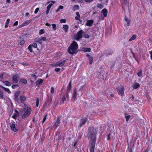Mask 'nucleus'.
I'll return each mask as SVG.
<instances>
[{"label":"nucleus","mask_w":152,"mask_h":152,"mask_svg":"<svg viewBox=\"0 0 152 152\" xmlns=\"http://www.w3.org/2000/svg\"><path fill=\"white\" fill-rule=\"evenodd\" d=\"M97 130L96 128L93 127L89 128L87 134V137L90 138L91 140L90 143H91L95 144L96 140V135L97 134Z\"/></svg>","instance_id":"f257e3e1"},{"label":"nucleus","mask_w":152,"mask_h":152,"mask_svg":"<svg viewBox=\"0 0 152 152\" xmlns=\"http://www.w3.org/2000/svg\"><path fill=\"white\" fill-rule=\"evenodd\" d=\"M78 48V44L77 42L74 41L68 48V51L69 53L71 54L76 53V50Z\"/></svg>","instance_id":"f03ea898"},{"label":"nucleus","mask_w":152,"mask_h":152,"mask_svg":"<svg viewBox=\"0 0 152 152\" xmlns=\"http://www.w3.org/2000/svg\"><path fill=\"white\" fill-rule=\"evenodd\" d=\"M83 32L84 31L83 30H81L78 31L75 36V39L77 40H78L80 39H81Z\"/></svg>","instance_id":"7ed1b4c3"},{"label":"nucleus","mask_w":152,"mask_h":152,"mask_svg":"<svg viewBox=\"0 0 152 152\" xmlns=\"http://www.w3.org/2000/svg\"><path fill=\"white\" fill-rule=\"evenodd\" d=\"M67 60V59L61 60L55 64L54 65V66L56 67L58 66H62L64 65L66 61V60Z\"/></svg>","instance_id":"20e7f679"},{"label":"nucleus","mask_w":152,"mask_h":152,"mask_svg":"<svg viewBox=\"0 0 152 152\" xmlns=\"http://www.w3.org/2000/svg\"><path fill=\"white\" fill-rule=\"evenodd\" d=\"M31 111V110L30 108H29V109L28 108L24 114L23 115L22 118H25L27 117L30 114Z\"/></svg>","instance_id":"39448f33"},{"label":"nucleus","mask_w":152,"mask_h":152,"mask_svg":"<svg viewBox=\"0 0 152 152\" xmlns=\"http://www.w3.org/2000/svg\"><path fill=\"white\" fill-rule=\"evenodd\" d=\"M20 91H17L15 93L14 95V99L15 100L18 102L19 101L18 97L20 94Z\"/></svg>","instance_id":"423d86ee"},{"label":"nucleus","mask_w":152,"mask_h":152,"mask_svg":"<svg viewBox=\"0 0 152 152\" xmlns=\"http://www.w3.org/2000/svg\"><path fill=\"white\" fill-rule=\"evenodd\" d=\"M117 92L119 95H121L122 96L124 95V87L122 86L121 87V88L118 89Z\"/></svg>","instance_id":"0eeeda50"},{"label":"nucleus","mask_w":152,"mask_h":152,"mask_svg":"<svg viewBox=\"0 0 152 152\" xmlns=\"http://www.w3.org/2000/svg\"><path fill=\"white\" fill-rule=\"evenodd\" d=\"M87 120V118L86 117L81 119L80 120V123L78 126V128H80L82 126L84 125L86 122Z\"/></svg>","instance_id":"6e6552de"},{"label":"nucleus","mask_w":152,"mask_h":152,"mask_svg":"<svg viewBox=\"0 0 152 152\" xmlns=\"http://www.w3.org/2000/svg\"><path fill=\"white\" fill-rule=\"evenodd\" d=\"M84 90V86L81 87L77 91V95L78 96H81L83 93V91Z\"/></svg>","instance_id":"1a4fd4ad"},{"label":"nucleus","mask_w":152,"mask_h":152,"mask_svg":"<svg viewBox=\"0 0 152 152\" xmlns=\"http://www.w3.org/2000/svg\"><path fill=\"white\" fill-rule=\"evenodd\" d=\"M32 21V20L31 19L27 20L23 23L21 25H20L19 27H22L26 26L29 23Z\"/></svg>","instance_id":"9d476101"},{"label":"nucleus","mask_w":152,"mask_h":152,"mask_svg":"<svg viewBox=\"0 0 152 152\" xmlns=\"http://www.w3.org/2000/svg\"><path fill=\"white\" fill-rule=\"evenodd\" d=\"M19 77V75L16 74L12 77V80L14 83H17L18 82V79Z\"/></svg>","instance_id":"9b49d317"},{"label":"nucleus","mask_w":152,"mask_h":152,"mask_svg":"<svg viewBox=\"0 0 152 152\" xmlns=\"http://www.w3.org/2000/svg\"><path fill=\"white\" fill-rule=\"evenodd\" d=\"M113 53V51L111 49H107L106 50L104 53L106 56H108L109 55H112Z\"/></svg>","instance_id":"f8f14e48"},{"label":"nucleus","mask_w":152,"mask_h":152,"mask_svg":"<svg viewBox=\"0 0 152 152\" xmlns=\"http://www.w3.org/2000/svg\"><path fill=\"white\" fill-rule=\"evenodd\" d=\"M60 119V117H58L57 118L56 121L54 125L55 129H56L57 127L59 126Z\"/></svg>","instance_id":"ddd939ff"},{"label":"nucleus","mask_w":152,"mask_h":152,"mask_svg":"<svg viewBox=\"0 0 152 152\" xmlns=\"http://www.w3.org/2000/svg\"><path fill=\"white\" fill-rule=\"evenodd\" d=\"M18 42L21 45H23L25 42L24 39L21 37H19L18 39Z\"/></svg>","instance_id":"4468645a"},{"label":"nucleus","mask_w":152,"mask_h":152,"mask_svg":"<svg viewBox=\"0 0 152 152\" xmlns=\"http://www.w3.org/2000/svg\"><path fill=\"white\" fill-rule=\"evenodd\" d=\"M10 126L11 128V129L14 132H16L18 131V130L15 128V124H11Z\"/></svg>","instance_id":"2eb2a0df"},{"label":"nucleus","mask_w":152,"mask_h":152,"mask_svg":"<svg viewBox=\"0 0 152 152\" xmlns=\"http://www.w3.org/2000/svg\"><path fill=\"white\" fill-rule=\"evenodd\" d=\"M93 23V21L92 20H88L86 24V25L88 26L91 27L92 26Z\"/></svg>","instance_id":"dca6fc26"},{"label":"nucleus","mask_w":152,"mask_h":152,"mask_svg":"<svg viewBox=\"0 0 152 152\" xmlns=\"http://www.w3.org/2000/svg\"><path fill=\"white\" fill-rule=\"evenodd\" d=\"M86 56L88 58V59L89 61V64H91L93 61V58L88 54H87L86 55Z\"/></svg>","instance_id":"f3484780"},{"label":"nucleus","mask_w":152,"mask_h":152,"mask_svg":"<svg viewBox=\"0 0 152 152\" xmlns=\"http://www.w3.org/2000/svg\"><path fill=\"white\" fill-rule=\"evenodd\" d=\"M95 144L94 143H91L90 151V152H94Z\"/></svg>","instance_id":"a211bd4d"},{"label":"nucleus","mask_w":152,"mask_h":152,"mask_svg":"<svg viewBox=\"0 0 152 152\" xmlns=\"http://www.w3.org/2000/svg\"><path fill=\"white\" fill-rule=\"evenodd\" d=\"M77 92L76 90V89H75L74 90V92L72 94V97L75 100H76L77 98Z\"/></svg>","instance_id":"6ab92c4d"},{"label":"nucleus","mask_w":152,"mask_h":152,"mask_svg":"<svg viewBox=\"0 0 152 152\" xmlns=\"http://www.w3.org/2000/svg\"><path fill=\"white\" fill-rule=\"evenodd\" d=\"M43 80L40 79L37 80L36 82V84L37 85L39 86L43 83Z\"/></svg>","instance_id":"aec40b11"},{"label":"nucleus","mask_w":152,"mask_h":152,"mask_svg":"<svg viewBox=\"0 0 152 152\" xmlns=\"http://www.w3.org/2000/svg\"><path fill=\"white\" fill-rule=\"evenodd\" d=\"M20 99L22 103H24V101L26 100V97L24 96H21L20 97Z\"/></svg>","instance_id":"412c9836"},{"label":"nucleus","mask_w":152,"mask_h":152,"mask_svg":"<svg viewBox=\"0 0 152 152\" xmlns=\"http://www.w3.org/2000/svg\"><path fill=\"white\" fill-rule=\"evenodd\" d=\"M0 87L2 89H4L7 92L8 94H10L11 93V91L9 88H6L1 85H0Z\"/></svg>","instance_id":"4be33fe9"},{"label":"nucleus","mask_w":152,"mask_h":152,"mask_svg":"<svg viewBox=\"0 0 152 152\" xmlns=\"http://www.w3.org/2000/svg\"><path fill=\"white\" fill-rule=\"evenodd\" d=\"M102 12L103 13L104 16V17H106L107 15V10L106 9H104L102 10Z\"/></svg>","instance_id":"5701e85b"},{"label":"nucleus","mask_w":152,"mask_h":152,"mask_svg":"<svg viewBox=\"0 0 152 152\" xmlns=\"http://www.w3.org/2000/svg\"><path fill=\"white\" fill-rule=\"evenodd\" d=\"M71 88V82L70 81L67 87V91L68 92H70Z\"/></svg>","instance_id":"b1692460"},{"label":"nucleus","mask_w":152,"mask_h":152,"mask_svg":"<svg viewBox=\"0 0 152 152\" xmlns=\"http://www.w3.org/2000/svg\"><path fill=\"white\" fill-rule=\"evenodd\" d=\"M137 75L139 77H141L142 75V70H138L137 73Z\"/></svg>","instance_id":"393cba45"},{"label":"nucleus","mask_w":152,"mask_h":152,"mask_svg":"<svg viewBox=\"0 0 152 152\" xmlns=\"http://www.w3.org/2000/svg\"><path fill=\"white\" fill-rule=\"evenodd\" d=\"M140 86V85L139 83H135L133 86V88L134 89H137L139 88Z\"/></svg>","instance_id":"a878e982"},{"label":"nucleus","mask_w":152,"mask_h":152,"mask_svg":"<svg viewBox=\"0 0 152 152\" xmlns=\"http://www.w3.org/2000/svg\"><path fill=\"white\" fill-rule=\"evenodd\" d=\"M20 81V82L23 83L25 84H26L27 83V81L25 79H21Z\"/></svg>","instance_id":"bb28decb"},{"label":"nucleus","mask_w":152,"mask_h":152,"mask_svg":"<svg viewBox=\"0 0 152 152\" xmlns=\"http://www.w3.org/2000/svg\"><path fill=\"white\" fill-rule=\"evenodd\" d=\"M103 73H105V72L104 70H101V71L98 72V75H102L103 77L104 76V74Z\"/></svg>","instance_id":"cd10ccee"},{"label":"nucleus","mask_w":152,"mask_h":152,"mask_svg":"<svg viewBox=\"0 0 152 152\" xmlns=\"http://www.w3.org/2000/svg\"><path fill=\"white\" fill-rule=\"evenodd\" d=\"M125 20L127 23V26H129L130 21L126 17H125Z\"/></svg>","instance_id":"c85d7f7f"},{"label":"nucleus","mask_w":152,"mask_h":152,"mask_svg":"<svg viewBox=\"0 0 152 152\" xmlns=\"http://www.w3.org/2000/svg\"><path fill=\"white\" fill-rule=\"evenodd\" d=\"M19 115V113H15L12 116V117L14 119H16Z\"/></svg>","instance_id":"c756f323"},{"label":"nucleus","mask_w":152,"mask_h":152,"mask_svg":"<svg viewBox=\"0 0 152 152\" xmlns=\"http://www.w3.org/2000/svg\"><path fill=\"white\" fill-rule=\"evenodd\" d=\"M136 38V35H133L132 37L130 38L129 41H131L135 39Z\"/></svg>","instance_id":"7c9ffc66"},{"label":"nucleus","mask_w":152,"mask_h":152,"mask_svg":"<svg viewBox=\"0 0 152 152\" xmlns=\"http://www.w3.org/2000/svg\"><path fill=\"white\" fill-rule=\"evenodd\" d=\"M30 75L31 78L34 79V80H36L37 79V77L35 75L33 74H31Z\"/></svg>","instance_id":"2f4dec72"},{"label":"nucleus","mask_w":152,"mask_h":152,"mask_svg":"<svg viewBox=\"0 0 152 152\" xmlns=\"http://www.w3.org/2000/svg\"><path fill=\"white\" fill-rule=\"evenodd\" d=\"M63 28L65 29L66 31H67V30L69 28V26L66 25H65L63 26Z\"/></svg>","instance_id":"473e14b6"},{"label":"nucleus","mask_w":152,"mask_h":152,"mask_svg":"<svg viewBox=\"0 0 152 152\" xmlns=\"http://www.w3.org/2000/svg\"><path fill=\"white\" fill-rule=\"evenodd\" d=\"M83 51L85 52H90L91 51V49L90 48H84Z\"/></svg>","instance_id":"72a5a7b5"},{"label":"nucleus","mask_w":152,"mask_h":152,"mask_svg":"<svg viewBox=\"0 0 152 152\" xmlns=\"http://www.w3.org/2000/svg\"><path fill=\"white\" fill-rule=\"evenodd\" d=\"M53 3H50V4H49L48 6L47 7V9L50 10L51 7L53 5Z\"/></svg>","instance_id":"f704fd0d"},{"label":"nucleus","mask_w":152,"mask_h":152,"mask_svg":"<svg viewBox=\"0 0 152 152\" xmlns=\"http://www.w3.org/2000/svg\"><path fill=\"white\" fill-rule=\"evenodd\" d=\"M45 33V31L44 29H41L39 31V34L40 35H42Z\"/></svg>","instance_id":"c9c22d12"},{"label":"nucleus","mask_w":152,"mask_h":152,"mask_svg":"<svg viewBox=\"0 0 152 152\" xmlns=\"http://www.w3.org/2000/svg\"><path fill=\"white\" fill-rule=\"evenodd\" d=\"M52 26L53 27V30L54 31L56 30L57 28L56 25L55 24L53 23V24H52Z\"/></svg>","instance_id":"e433bc0d"},{"label":"nucleus","mask_w":152,"mask_h":152,"mask_svg":"<svg viewBox=\"0 0 152 152\" xmlns=\"http://www.w3.org/2000/svg\"><path fill=\"white\" fill-rule=\"evenodd\" d=\"M32 47L31 45H29L28 48L29 50L31 52H33V50L32 49Z\"/></svg>","instance_id":"4c0bfd02"},{"label":"nucleus","mask_w":152,"mask_h":152,"mask_svg":"<svg viewBox=\"0 0 152 152\" xmlns=\"http://www.w3.org/2000/svg\"><path fill=\"white\" fill-rule=\"evenodd\" d=\"M60 21L61 23H65L66 22V19H60Z\"/></svg>","instance_id":"58836bf2"},{"label":"nucleus","mask_w":152,"mask_h":152,"mask_svg":"<svg viewBox=\"0 0 152 152\" xmlns=\"http://www.w3.org/2000/svg\"><path fill=\"white\" fill-rule=\"evenodd\" d=\"M31 45L34 48H36L37 47V45L36 43H34Z\"/></svg>","instance_id":"ea45409f"},{"label":"nucleus","mask_w":152,"mask_h":152,"mask_svg":"<svg viewBox=\"0 0 152 152\" xmlns=\"http://www.w3.org/2000/svg\"><path fill=\"white\" fill-rule=\"evenodd\" d=\"M5 83V84L7 86H11L10 83L8 81H6L4 82Z\"/></svg>","instance_id":"a19ab883"},{"label":"nucleus","mask_w":152,"mask_h":152,"mask_svg":"<svg viewBox=\"0 0 152 152\" xmlns=\"http://www.w3.org/2000/svg\"><path fill=\"white\" fill-rule=\"evenodd\" d=\"M39 98H37V100H36V106L37 107H38L39 105Z\"/></svg>","instance_id":"79ce46f5"},{"label":"nucleus","mask_w":152,"mask_h":152,"mask_svg":"<svg viewBox=\"0 0 152 152\" xmlns=\"http://www.w3.org/2000/svg\"><path fill=\"white\" fill-rule=\"evenodd\" d=\"M54 89L53 87H52L51 88V90H50L51 93L52 94H53L54 93Z\"/></svg>","instance_id":"37998d69"},{"label":"nucleus","mask_w":152,"mask_h":152,"mask_svg":"<svg viewBox=\"0 0 152 152\" xmlns=\"http://www.w3.org/2000/svg\"><path fill=\"white\" fill-rule=\"evenodd\" d=\"M130 118V115H128V116H125V118H126V121H128L129 118Z\"/></svg>","instance_id":"c03bdc74"},{"label":"nucleus","mask_w":152,"mask_h":152,"mask_svg":"<svg viewBox=\"0 0 152 152\" xmlns=\"http://www.w3.org/2000/svg\"><path fill=\"white\" fill-rule=\"evenodd\" d=\"M79 6L77 5H75L73 9H74V10H76L78 9H79Z\"/></svg>","instance_id":"a18cd8bd"},{"label":"nucleus","mask_w":152,"mask_h":152,"mask_svg":"<svg viewBox=\"0 0 152 152\" xmlns=\"http://www.w3.org/2000/svg\"><path fill=\"white\" fill-rule=\"evenodd\" d=\"M84 37L87 38H89V35H88V34H84Z\"/></svg>","instance_id":"49530a36"},{"label":"nucleus","mask_w":152,"mask_h":152,"mask_svg":"<svg viewBox=\"0 0 152 152\" xmlns=\"http://www.w3.org/2000/svg\"><path fill=\"white\" fill-rule=\"evenodd\" d=\"M47 115L46 114L45 115V116L44 117L43 121H42V123H43L46 120L47 118Z\"/></svg>","instance_id":"de8ad7c7"},{"label":"nucleus","mask_w":152,"mask_h":152,"mask_svg":"<svg viewBox=\"0 0 152 152\" xmlns=\"http://www.w3.org/2000/svg\"><path fill=\"white\" fill-rule=\"evenodd\" d=\"M66 99V98L65 97L64 95H63V98H62V103H64V101Z\"/></svg>","instance_id":"09e8293b"},{"label":"nucleus","mask_w":152,"mask_h":152,"mask_svg":"<svg viewBox=\"0 0 152 152\" xmlns=\"http://www.w3.org/2000/svg\"><path fill=\"white\" fill-rule=\"evenodd\" d=\"M18 86V85H13L12 86V87L13 89H15Z\"/></svg>","instance_id":"8fccbe9b"},{"label":"nucleus","mask_w":152,"mask_h":152,"mask_svg":"<svg viewBox=\"0 0 152 152\" xmlns=\"http://www.w3.org/2000/svg\"><path fill=\"white\" fill-rule=\"evenodd\" d=\"M39 10V8H37L36 10H35L34 13L35 14H37L38 11Z\"/></svg>","instance_id":"3c124183"},{"label":"nucleus","mask_w":152,"mask_h":152,"mask_svg":"<svg viewBox=\"0 0 152 152\" xmlns=\"http://www.w3.org/2000/svg\"><path fill=\"white\" fill-rule=\"evenodd\" d=\"M41 39L43 41H47V39L45 37H42Z\"/></svg>","instance_id":"603ef678"},{"label":"nucleus","mask_w":152,"mask_h":152,"mask_svg":"<svg viewBox=\"0 0 152 152\" xmlns=\"http://www.w3.org/2000/svg\"><path fill=\"white\" fill-rule=\"evenodd\" d=\"M60 70V69L59 68H56L55 71L56 72H59Z\"/></svg>","instance_id":"864d4df0"},{"label":"nucleus","mask_w":152,"mask_h":152,"mask_svg":"<svg viewBox=\"0 0 152 152\" xmlns=\"http://www.w3.org/2000/svg\"><path fill=\"white\" fill-rule=\"evenodd\" d=\"M76 15H77V16H78L79 18H80V15L79 14V12H76Z\"/></svg>","instance_id":"5fc2aeb1"},{"label":"nucleus","mask_w":152,"mask_h":152,"mask_svg":"<svg viewBox=\"0 0 152 152\" xmlns=\"http://www.w3.org/2000/svg\"><path fill=\"white\" fill-rule=\"evenodd\" d=\"M18 21H16L15 23L13 24V26H17L18 25Z\"/></svg>","instance_id":"6e6d98bb"},{"label":"nucleus","mask_w":152,"mask_h":152,"mask_svg":"<svg viewBox=\"0 0 152 152\" xmlns=\"http://www.w3.org/2000/svg\"><path fill=\"white\" fill-rule=\"evenodd\" d=\"M75 19L76 20H79L80 21L81 20L80 19V18H79L78 16H76L75 17Z\"/></svg>","instance_id":"4d7b16f0"},{"label":"nucleus","mask_w":152,"mask_h":152,"mask_svg":"<svg viewBox=\"0 0 152 152\" xmlns=\"http://www.w3.org/2000/svg\"><path fill=\"white\" fill-rule=\"evenodd\" d=\"M85 1L86 2L90 3L92 2L93 0H85Z\"/></svg>","instance_id":"13d9d810"},{"label":"nucleus","mask_w":152,"mask_h":152,"mask_svg":"<svg viewBox=\"0 0 152 152\" xmlns=\"http://www.w3.org/2000/svg\"><path fill=\"white\" fill-rule=\"evenodd\" d=\"M110 134H109L108 135V136H107V140H109L110 139Z\"/></svg>","instance_id":"bf43d9fd"},{"label":"nucleus","mask_w":152,"mask_h":152,"mask_svg":"<svg viewBox=\"0 0 152 152\" xmlns=\"http://www.w3.org/2000/svg\"><path fill=\"white\" fill-rule=\"evenodd\" d=\"M10 21V19H8L7 20L6 22V23L7 24H8L9 23Z\"/></svg>","instance_id":"052dcab7"},{"label":"nucleus","mask_w":152,"mask_h":152,"mask_svg":"<svg viewBox=\"0 0 152 152\" xmlns=\"http://www.w3.org/2000/svg\"><path fill=\"white\" fill-rule=\"evenodd\" d=\"M64 8V7L63 6H61V5H60V6H59L58 7V8H59V9L60 10V9H62L63 8Z\"/></svg>","instance_id":"680f3d73"},{"label":"nucleus","mask_w":152,"mask_h":152,"mask_svg":"<svg viewBox=\"0 0 152 152\" xmlns=\"http://www.w3.org/2000/svg\"><path fill=\"white\" fill-rule=\"evenodd\" d=\"M45 25L48 26H50V24L49 23H47L45 24Z\"/></svg>","instance_id":"e2e57ef3"},{"label":"nucleus","mask_w":152,"mask_h":152,"mask_svg":"<svg viewBox=\"0 0 152 152\" xmlns=\"http://www.w3.org/2000/svg\"><path fill=\"white\" fill-rule=\"evenodd\" d=\"M35 40L36 42H39L40 41L41 39L39 38H36Z\"/></svg>","instance_id":"0e129e2a"},{"label":"nucleus","mask_w":152,"mask_h":152,"mask_svg":"<svg viewBox=\"0 0 152 152\" xmlns=\"http://www.w3.org/2000/svg\"><path fill=\"white\" fill-rule=\"evenodd\" d=\"M150 53L151 54V59L152 60V50L150 52Z\"/></svg>","instance_id":"69168bd1"},{"label":"nucleus","mask_w":152,"mask_h":152,"mask_svg":"<svg viewBox=\"0 0 152 152\" xmlns=\"http://www.w3.org/2000/svg\"><path fill=\"white\" fill-rule=\"evenodd\" d=\"M97 6L100 9H101L103 7V6L102 5H99V6L98 5Z\"/></svg>","instance_id":"338daca9"},{"label":"nucleus","mask_w":152,"mask_h":152,"mask_svg":"<svg viewBox=\"0 0 152 152\" xmlns=\"http://www.w3.org/2000/svg\"><path fill=\"white\" fill-rule=\"evenodd\" d=\"M129 152H132V149L131 148H130L129 149Z\"/></svg>","instance_id":"774afa93"}]
</instances>
